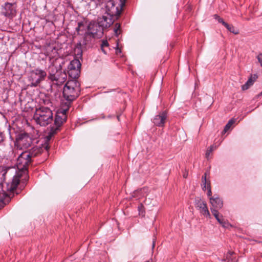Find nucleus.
<instances>
[{
    "label": "nucleus",
    "instance_id": "obj_1",
    "mask_svg": "<svg viewBox=\"0 0 262 262\" xmlns=\"http://www.w3.org/2000/svg\"><path fill=\"white\" fill-rule=\"evenodd\" d=\"M32 160L29 158L27 152H23L17 158L16 166L18 170L21 171V174L14 176L12 182L7 185V190L10 192L13 191L19 183L20 177L23 173L27 174L28 168L31 163Z\"/></svg>",
    "mask_w": 262,
    "mask_h": 262
},
{
    "label": "nucleus",
    "instance_id": "obj_2",
    "mask_svg": "<svg viewBox=\"0 0 262 262\" xmlns=\"http://www.w3.org/2000/svg\"><path fill=\"white\" fill-rule=\"evenodd\" d=\"M103 34V29L97 23L90 22L87 26V31L85 32L82 40L79 42L78 45L80 47L86 46L92 38H101Z\"/></svg>",
    "mask_w": 262,
    "mask_h": 262
},
{
    "label": "nucleus",
    "instance_id": "obj_3",
    "mask_svg": "<svg viewBox=\"0 0 262 262\" xmlns=\"http://www.w3.org/2000/svg\"><path fill=\"white\" fill-rule=\"evenodd\" d=\"M80 83L77 80H69L63 89V96L69 103L79 95Z\"/></svg>",
    "mask_w": 262,
    "mask_h": 262
},
{
    "label": "nucleus",
    "instance_id": "obj_4",
    "mask_svg": "<svg viewBox=\"0 0 262 262\" xmlns=\"http://www.w3.org/2000/svg\"><path fill=\"white\" fill-rule=\"evenodd\" d=\"M34 119L40 125L46 126L53 121L52 111L48 107L41 106L36 109Z\"/></svg>",
    "mask_w": 262,
    "mask_h": 262
},
{
    "label": "nucleus",
    "instance_id": "obj_5",
    "mask_svg": "<svg viewBox=\"0 0 262 262\" xmlns=\"http://www.w3.org/2000/svg\"><path fill=\"white\" fill-rule=\"evenodd\" d=\"M68 110L69 106H68L67 108L59 110L57 112L54 120V124L51 127L50 130L47 136L48 140H50L54 135L60 130L61 126L67 120V112Z\"/></svg>",
    "mask_w": 262,
    "mask_h": 262
},
{
    "label": "nucleus",
    "instance_id": "obj_6",
    "mask_svg": "<svg viewBox=\"0 0 262 262\" xmlns=\"http://www.w3.org/2000/svg\"><path fill=\"white\" fill-rule=\"evenodd\" d=\"M48 78L55 84L60 85L66 81L67 75L65 72L62 71L60 66L57 67L54 65H51L49 67Z\"/></svg>",
    "mask_w": 262,
    "mask_h": 262
},
{
    "label": "nucleus",
    "instance_id": "obj_7",
    "mask_svg": "<svg viewBox=\"0 0 262 262\" xmlns=\"http://www.w3.org/2000/svg\"><path fill=\"white\" fill-rule=\"evenodd\" d=\"M124 6V2L122 0H110L106 4V12L108 15L118 19Z\"/></svg>",
    "mask_w": 262,
    "mask_h": 262
},
{
    "label": "nucleus",
    "instance_id": "obj_8",
    "mask_svg": "<svg viewBox=\"0 0 262 262\" xmlns=\"http://www.w3.org/2000/svg\"><path fill=\"white\" fill-rule=\"evenodd\" d=\"M33 139L32 136L27 133H19L15 141V145L18 148L26 149L31 146Z\"/></svg>",
    "mask_w": 262,
    "mask_h": 262
},
{
    "label": "nucleus",
    "instance_id": "obj_9",
    "mask_svg": "<svg viewBox=\"0 0 262 262\" xmlns=\"http://www.w3.org/2000/svg\"><path fill=\"white\" fill-rule=\"evenodd\" d=\"M47 76L46 72L39 69H36L30 72L29 80L31 86H37L41 81L45 80Z\"/></svg>",
    "mask_w": 262,
    "mask_h": 262
},
{
    "label": "nucleus",
    "instance_id": "obj_10",
    "mask_svg": "<svg viewBox=\"0 0 262 262\" xmlns=\"http://www.w3.org/2000/svg\"><path fill=\"white\" fill-rule=\"evenodd\" d=\"M81 63L77 59H74L70 62L68 66V74L71 80H76L80 73Z\"/></svg>",
    "mask_w": 262,
    "mask_h": 262
},
{
    "label": "nucleus",
    "instance_id": "obj_11",
    "mask_svg": "<svg viewBox=\"0 0 262 262\" xmlns=\"http://www.w3.org/2000/svg\"><path fill=\"white\" fill-rule=\"evenodd\" d=\"M194 205L201 214L205 217L210 218V214L207 204L204 200L199 198H196L194 201Z\"/></svg>",
    "mask_w": 262,
    "mask_h": 262
},
{
    "label": "nucleus",
    "instance_id": "obj_12",
    "mask_svg": "<svg viewBox=\"0 0 262 262\" xmlns=\"http://www.w3.org/2000/svg\"><path fill=\"white\" fill-rule=\"evenodd\" d=\"M114 23L113 17L109 15L107 16H103L101 17H99L98 19L97 24L99 26L102 27L103 30L104 28H107L110 27Z\"/></svg>",
    "mask_w": 262,
    "mask_h": 262
},
{
    "label": "nucleus",
    "instance_id": "obj_13",
    "mask_svg": "<svg viewBox=\"0 0 262 262\" xmlns=\"http://www.w3.org/2000/svg\"><path fill=\"white\" fill-rule=\"evenodd\" d=\"M211 211L217 222L224 227L228 228L231 225L224 220L222 215L220 214L219 211L215 209H211Z\"/></svg>",
    "mask_w": 262,
    "mask_h": 262
},
{
    "label": "nucleus",
    "instance_id": "obj_14",
    "mask_svg": "<svg viewBox=\"0 0 262 262\" xmlns=\"http://www.w3.org/2000/svg\"><path fill=\"white\" fill-rule=\"evenodd\" d=\"M167 116L165 112H163L159 115L155 117L153 119V123L155 125L159 126H163L165 123Z\"/></svg>",
    "mask_w": 262,
    "mask_h": 262
},
{
    "label": "nucleus",
    "instance_id": "obj_15",
    "mask_svg": "<svg viewBox=\"0 0 262 262\" xmlns=\"http://www.w3.org/2000/svg\"><path fill=\"white\" fill-rule=\"evenodd\" d=\"M210 203L212 205L211 209H215L217 210L221 209L223 206V203L222 200L218 196L216 197H210Z\"/></svg>",
    "mask_w": 262,
    "mask_h": 262
},
{
    "label": "nucleus",
    "instance_id": "obj_16",
    "mask_svg": "<svg viewBox=\"0 0 262 262\" xmlns=\"http://www.w3.org/2000/svg\"><path fill=\"white\" fill-rule=\"evenodd\" d=\"M42 148L40 147L35 146L31 148L29 151H26L29 155V158L31 160L32 158L38 156L41 153Z\"/></svg>",
    "mask_w": 262,
    "mask_h": 262
},
{
    "label": "nucleus",
    "instance_id": "obj_17",
    "mask_svg": "<svg viewBox=\"0 0 262 262\" xmlns=\"http://www.w3.org/2000/svg\"><path fill=\"white\" fill-rule=\"evenodd\" d=\"M15 12V9L13 8V5L10 3H7L5 7V11L3 14L5 16L9 17L14 14Z\"/></svg>",
    "mask_w": 262,
    "mask_h": 262
},
{
    "label": "nucleus",
    "instance_id": "obj_18",
    "mask_svg": "<svg viewBox=\"0 0 262 262\" xmlns=\"http://www.w3.org/2000/svg\"><path fill=\"white\" fill-rule=\"evenodd\" d=\"M87 25L86 21H79L78 23L77 27L76 28V31L78 35L82 34L85 31L86 28L87 29Z\"/></svg>",
    "mask_w": 262,
    "mask_h": 262
},
{
    "label": "nucleus",
    "instance_id": "obj_19",
    "mask_svg": "<svg viewBox=\"0 0 262 262\" xmlns=\"http://www.w3.org/2000/svg\"><path fill=\"white\" fill-rule=\"evenodd\" d=\"M202 188L203 190L207 189V184L210 181L207 180V173H205L204 175L202 178Z\"/></svg>",
    "mask_w": 262,
    "mask_h": 262
},
{
    "label": "nucleus",
    "instance_id": "obj_20",
    "mask_svg": "<svg viewBox=\"0 0 262 262\" xmlns=\"http://www.w3.org/2000/svg\"><path fill=\"white\" fill-rule=\"evenodd\" d=\"M225 27L228 29V30L234 34H238L239 33L238 30L236 29L232 25H230L227 24V26H225Z\"/></svg>",
    "mask_w": 262,
    "mask_h": 262
},
{
    "label": "nucleus",
    "instance_id": "obj_21",
    "mask_svg": "<svg viewBox=\"0 0 262 262\" xmlns=\"http://www.w3.org/2000/svg\"><path fill=\"white\" fill-rule=\"evenodd\" d=\"M235 121L233 119H231L229 121L228 123L225 125L224 129L223 130V132L224 133H226L231 127V126L234 124Z\"/></svg>",
    "mask_w": 262,
    "mask_h": 262
},
{
    "label": "nucleus",
    "instance_id": "obj_22",
    "mask_svg": "<svg viewBox=\"0 0 262 262\" xmlns=\"http://www.w3.org/2000/svg\"><path fill=\"white\" fill-rule=\"evenodd\" d=\"M257 77H258L256 74L251 75L247 82L250 85H252Z\"/></svg>",
    "mask_w": 262,
    "mask_h": 262
},
{
    "label": "nucleus",
    "instance_id": "obj_23",
    "mask_svg": "<svg viewBox=\"0 0 262 262\" xmlns=\"http://www.w3.org/2000/svg\"><path fill=\"white\" fill-rule=\"evenodd\" d=\"M114 31L115 32V35L118 36L121 33L120 30V24L119 23H116L115 25Z\"/></svg>",
    "mask_w": 262,
    "mask_h": 262
},
{
    "label": "nucleus",
    "instance_id": "obj_24",
    "mask_svg": "<svg viewBox=\"0 0 262 262\" xmlns=\"http://www.w3.org/2000/svg\"><path fill=\"white\" fill-rule=\"evenodd\" d=\"M216 147H214L213 145L210 146L209 147L207 148L205 154V157L207 159H209L210 155L211 154L212 151Z\"/></svg>",
    "mask_w": 262,
    "mask_h": 262
},
{
    "label": "nucleus",
    "instance_id": "obj_25",
    "mask_svg": "<svg viewBox=\"0 0 262 262\" xmlns=\"http://www.w3.org/2000/svg\"><path fill=\"white\" fill-rule=\"evenodd\" d=\"M108 47V43L107 40H102V43L101 45V48L102 51V52L104 54H106V51L105 50V48H107Z\"/></svg>",
    "mask_w": 262,
    "mask_h": 262
},
{
    "label": "nucleus",
    "instance_id": "obj_26",
    "mask_svg": "<svg viewBox=\"0 0 262 262\" xmlns=\"http://www.w3.org/2000/svg\"><path fill=\"white\" fill-rule=\"evenodd\" d=\"M8 196L7 193L5 192L3 190H0V202H3L4 200Z\"/></svg>",
    "mask_w": 262,
    "mask_h": 262
},
{
    "label": "nucleus",
    "instance_id": "obj_27",
    "mask_svg": "<svg viewBox=\"0 0 262 262\" xmlns=\"http://www.w3.org/2000/svg\"><path fill=\"white\" fill-rule=\"evenodd\" d=\"M6 139V137L4 132L0 130V145L5 141Z\"/></svg>",
    "mask_w": 262,
    "mask_h": 262
},
{
    "label": "nucleus",
    "instance_id": "obj_28",
    "mask_svg": "<svg viewBox=\"0 0 262 262\" xmlns=\"http://www.w3.org/2000/svg\"><path fill=\"white\" fill-rule=\"evenodd\" d=\"M214 18L217 20V21L220 23L222 24L224 26H227V23L224 21V20L221 18L220 16H217V15H214Z\"/></svg>",
    "mask_w": 262,
    "mask_h": 262
},
{
    "label": "nucleus",
    "instance_id": "obj_29",
    "mask_svg": "<svg viewBox=\"0 0 262 262\" xmlns=\"http://www.w3.org/2000/svg\"><path fill=\"white\" fill-rule=\"evenodd\" d=\"M138 210L140 214H143L144 213V206L142 204H140L138 206Z\"/></svg>",
    "mask_w": 262,
    "mask_h": 262
},
{
    "label": "nucleus",
    "instance_id": "obj_30",
    "mask_svg": "<svg viewBox=\"0 0 262 262\" xmlns=\"http://www.w3.org/2000/svg\"><path fill=\"white\" fill-rule=\"evenodd\" d=\"M251 85L249 84L247 82H246V83L242 86V89L243 91H245L248 90Z\"/></svg>",
    "mask_w": 262,
    "mask_h": 262
},
{
    "label": "nucleus",
    "instance_id": "obj_31",
    "mask_svg": "<svg viewBox=\"0 0 262 262\" xmlns=\"http://www.w3.org/2000/svg\"><path fill=\"white\" fill-rule=\"evenodd\" d=\"M207 190H208L207 195H208V196H210L212 194V192H211V186H210V182H209L207 184Z\"/></svg>",
    "mask_w": 262,
    "mask_h": 262
},
{
    "label": "nucleus",
    "instance_id": "obj_32",
    "mask_svg": "<svg viewBox=\"0 0 262 262\" xmlns=\"http://www.w3.org/2000/svg\"><path fill=\"white\" fill-rule=\"evenodd\" d=\"M258 62L260 63V66L262 67V53H259L256 57Z\"/></svg>",
    "mask_w": 262,
    "mask_h": 262
},
{
    "label": "nucleus",
    "instance_id": "obj_33",
    "mask_svg": "<svg viewBox=\"0 0 262 262\" xmlns=\"http://www.w3.org/2000/svg\"><path fill=\"white\" fill-rule=\"evenodd\" d=\"M188 172H186L185 173H184L183 174V177H184V178H186L187 177V176H188Z\"/></svg>",
    "mask_w": 262,
    "mask_h": 262
},
{
    "label": "nucleus",
    "instance_id": "obj_34",
    "mask_svg": "<svg viewBox=\"0 0 262 262\" xmlns=\"http://www.w3.org/2000/svg\"><path fill=\"white\" fill-rule=\"evenodd\" d=\"M52 51H54V53L53 54H56L57 53V51H56V49L55 48H53Z\"/></svg>",
    "mask_w": 262,
    "mask_h": 262
},
{
    "label": "nucleus",
    "instance_id": "obj_35",
    "mask_svg": "<svg viewBox=\"0 0 262 262\" xmlns=\"http://www.w3.org/2000/svg\"><path fill=\"white\" fill-rule=\"evenodd\" d=\"M92 1H93L95 3H98V2H100L101 1V0H91Z\"/></svg>",
    "mask_w": 262,
    "mask_h": 262
},
{
    "label": "nucleus",
    "instance_id": "obj_36",
    "mask_svg": "<svg viewBox=\"0 0 262 262\" xmlns=\"http://www.w3.org/2000/svg\"><path fill=\"white\" fill-rule=\"evenodd\" d=\"M120 52H121L120 49H119V48L116 49L117 53Z\"/></svg>",
    "mask_w": 262,
    "mask_h": 262
},
{
    "label": "nucleus",
    "instance_id": "obj_37",
    "mask_svg": "<svg viewBox=\"0 0 262 262\" xmlns=\"http://www.w3.org/2000/svg\"><path fill=\"white\" fill-rule=\"evenodd\" d=\"M45 148H46V150H48L49 148V147L48 146V145H47V146H46Z\"/></svg>",
    "mask_w": 262,
    "mask_h": 262
},
{
    "label": "nucleus",
    "instance_id": "obj_38",
    "mask_svg": "<svg viewBox=\"0 0 262 262\" xmlns=\"http://www.w3.org/2000/svg\"><path fill=\"white\" fill-rule=\"evenodd\" d=\"M49 50H50V48H48V49H47V53H48V54H49Z\"/></svg>",
    "mask_w": 262,
    "mask_h": 262
},
{
    "label": "nucleus",
    "instance_id": "obj_39",
    "mask_svg": "<svg viewBox=\"0 0 262 262\" xmlns=\"http://www.w3.org/2000/svg\"><path fill=\"white\" fill-rule=\"evenodd\" d=\"M232 253V252H230L228 253V254H229L230 255H231Z\"/></svg>",
    "mask_w": 262,
    "mask_h": 262
},
{
    "label": "nucleus",
    "instance_id": "obj_40",
    "mask_svg": "<svg viewBox=\"0 0 262 262\" xmlns=\"http://www.w3.org/2000/svg\"><path fill=\"white\" fill-rule=\"evenodd\" d=\"M6 173V172H5L3 174V176H4L5 174Z\"/></svg>",
    "mask_w": 262,
    "mask_h": 262
},
{
    "label": "nucleus",
    "instance_id": "obj_41",
    "mask_svg": "<svg viewBox=\"0 0 262 262\" xmlns=\"http://www.w3.org/2000/svg\"><path fill=\"white\" fill-rule=\"evenodd\" d=\"M146 262H152V260H148V261H147Z\"/></svg>",
    "mask_w": 262,
    "mask_h": 262
},
{
    "label": "nucleus",
    "instance_id": "obj_42",
    "mask_svg": "<svg viewBox=\"0 0 262 262\" xmlns=\"http://www.w3.org/2000/svg\"><path fill=\"white\" fill-rule=\"evenodd\" d=\"M259 95H260V96H261V95H262V91H261V92L260 93Z\"/></svg>",
    "mask_w": 262,
    "mask_h": 262
},
{
    "label": "nucleus",
    "instance_id": "obj_43",
    "mask_svg": "<svg viewBox=\"0 0 262 262\" xmlns=\"http://www.w3.org/2000/svg\"><path fill=\"white\" fill-rule=\"evenodd\" d=\"M48 103H51V102H49V101H48Z\"/></svg>",
    "mask_w": 262,
    "mask_h": 262
}]
</instances>
